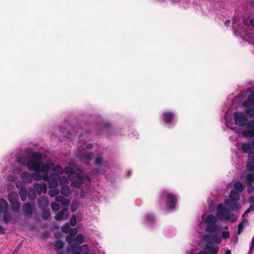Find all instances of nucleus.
<instances>
[{"label": "nucleus", "mask_w": 254, "mask_h": 254, "mask_svg": "<svg viewBox=\"0 0 254 254\" xmlns=\"http://www.w3.org/2000/svg\"><path fill=\"white\" fill-rule=\"evenodd\" d=\"M240 194L236 190H232L229 194V199H226L224 203H220L217 207L216 216L222 221H229L234 222L237 219V216L232 211H237L241 208V205L238 202L240 199Z\"/></svg>", "instance_id": "nucleus-1"}, {"label": "nucleus", "mask_w": 254, "mask_h": 254, "mask_svg": "<svg viewBox=\"0 0 254 254\" xmlns=\"http://www.w3.org/2000/svg\"><path fill=\"white\" fill-rule=\"evenodd\" d=\"M62 132L64 136H65L68 138L71 139H73V136H78V143L79 147L75 152L76 157L81 162L85 164L88 165L92 161L93 157V154L89 151L93 148V145L91 143L86 144L85 142H81L82 138L86 137V135L88 133L87 131L84 133H80L78 134V132L73 134L69 132L65 134L64 132Z\"/></svg>", "instance_id": "nucleus-2"}, {"label": "nucleus", "mask_w": 254, "mask_h": 254, "mask_svg": "<svg viewBox=\"0 0 254 254\" xmlns=\"http://www.w3.org/2000/svg\"><path fill=\"white\" fill-rule=\"evenodd\" d=\"M68 175L69 180H72L71 183L72 187L76 188H83L84 186L90 183L89 177L84 176V172L82 168H72L66 167L64 168V172Z\"/></svg>", "instance_id": "nucleus-3"}, {"label": "nucleus", "mask_w": 254, "mask_h": 254, "mask_svg": "<svg viewBox=\"0 0 254 254\" xmlns=\"http://www.w3.org/2000/svg\"><path fill=\"white\" fill-rule=\"evenodd\" d=\"M43 159V154L39 152H34L32 153V158L28 159L25 156H19L16 159V162L22 166L27 167L28 171H40L42 165L40 160Z\"/></svg>", "instance_id": "nucleus-4"}, {"label": "nucleus", "mask_w": 254, "mask_h": 254, "mask_svg": "<svg viewBox=\"0 0 254 254\" xmlns=\"http://www.w3.org/2000/svg\"><path fill=\"white\" fill-rule=\"evenodd\" d=\"M235 124L239 127L246 126L243 131V135L246 137H254V120L248 122L245 113L242 112H235L233 114Z\"/></svg>", "instance_id": "nucleus-5"}, {"label": "nucleus", "mask_w": 254, "mask_h": 254, "mask_svg": "<svg viewBox=\"0 0 254 254\" xmlns=\"http://www.w3.org/2000/svg\"><path fill=\"white\" fill-rule=\"evenodd\" d=\"M158 199L160 206L165 205L167 209L172 210L176 207L178 196L169 190H164L159 193Z\"/></svg>", "instance_id": "nucleus-6"}, {"label": "nucleus", "mask_w": 254, "mask_h": 254, "mask_svg": "<svg viewBox=\"0 0 254 254\" xmlns=\"http://www.w3.org/2000/svg\"><path fill=\"white\" fill-rule=\"evenodd\" d=\"M62 231L63 232L68 234V235L66 237L65 239L66 242L71 246L72 245H75L76 246H80V245L84 241L83 236L81 234H78L75 239L73 237L76 235L78 232L77 228H71L69 227L68 222L65 223L62 227Z\"/></svg>", "instance_id": "nucleus-7"}, {"label": "nucleus", "mask_w": 254, "mask_h": 254, "mask_svg": "<svg viewBox=\"0 0 254 254\" xmlns=\"http://www.w3.org/2000/svg\"><path fill=\"white\" fill-rule=\"evenodd\" d=\"M94 163L97 166V168L89 172L90 176L89 177L90 180L91 179V177H96L101 175H106L110 171V168L107 161L104 160L101 154H98L96 156Z\"/></svg>", "instance_id": "nucleus-8"}, {"label": "nucleus", "mask_w": 254, "mask_h": 254, "mask_svg": "<svg viewBox=\"0 0 254 254\" xmlns=\"http://www.w3.org/2000/svg\"><path fill=\"white\" fill-rule=\"evenodd\" d=\"M40 162L42 164L40 166V171H30L35 172L32 174V180L41 181L43 180L45 182H49L50 178L48 173L51 170V167L54 166V164L51 162L45 163L43 162V159L40 160Z\"/></svg>", "instance_id": "nucleus-9"}, {"label": "nucleus", "mask_w": 254, "mask_h": 254, "mask_svg": "<svg viewBox=\"0 0 254 254\" xmlns=\"http://www.w3.org/2000/svg\"><path fill=\"white\" fill-rule=\"evenodd\" d=\"M217 216L212 214H203L201 216L202 221L207 224L205 231L208 233H218L222 228L221 225L217 224Z\"/></svg>", "instance_id": "nucleus-10"}, {"label": "nucleus", "mask_w": 254, "mask_h": 254, "mask_svg": "<svg viewBox=\"0 0 254 254\" xmlns=\"http://www.w3.org/2000/svg\"><path fill=\"white\" fill-rule=\"evenodd\" d=\"M219 248L213 244H206L203 250L199 251L196 248H192L187 251L186 254H217Z\"/></svg>", "instance_id": "nucleus-11"}, {"label": "nucleus", "mask_w": 254, "mask_h": 254, "mask_svg": "<svg viewBox=\"0 0 254 254\" xmlns=\"http://www.w3.org/2000/svg\"><path fill=\"white\" fill-rule=\"evenodd\" d=\"M176 116L177 114L175 112L165 111L162 113L161 119L165 126L170 128H172L176 125Z\"/></svg>", "instance_id": "nucleus-12"}, {"label": "nucleus", "mask_w": 254, "mask_h": 254, "mask_svg": "<svg viewBox=\"0 0 254 254\" xmlns=\"http://www.w3.org/2000/svg\"><path fill=\"white\" fill-rule=\"evenodd\" d=\"M243 106L246 108V113L251 117H254V92L251 91L247 99L243 103Z\"/></svg>", "instance_id": "nucleus-13"}, {"label": "nucleus", "mask_w": 254, "mask_h": 254, "mask_svg": "<svg viewBox=\"0 0 254 254\" xmlns=\"http://www.w3.org/2000/svg\"><path fill=\"white\" fill-rule=\"evenodd\" d=\"M71 254H92L90 253L89 248L88 245L84 244L80 246H76L72 245L69 250Z\"/></svg>", "instance_id": "nucleus-14"}, {"label": "nucleus", "mask_w": 254, "mask_h": 254, "mask_svg": "<svg viewBox=\"0 0 254 254\" xmlns=\"http://www.w3.org/2000/svg\"><path fill=\"white\" fill-rule=\"evenodd\" d=\"M100 128V131L97 132V134H100L102 133H105L107 136H109V134L111 133H115L117 135H122L125 134V133H120L115 130L113 128L109 123H105L99 127Z\"/></svg>", "instance_id": "nucleus-15"}, {"label": "nucleus", "mask_w": 254, "mask_h": 254, "mask_svg": "<svg viewBox=\"0 0 254 254\" xmlns=\"http://www.w3.org/2000/svg\"><path fill=\"white\" fill-rule=\"evenodd\" d=\"M50 178V182L49 183V188H57L59 184V180L60 176L59 174L52 173L49 175Z\"/></svg>", "instance_id": "nucleus-16"}, {"label": "nucleus", "mask_w": 254, "mask_h": 254, "mask_svg": "<svg viewBox=\"0 0 254 254\" xmlns=\"http://www.w3.org/2000/svg\"><path fill=\"white\" fill-rule=\"evenodd\" d=\"M236 147L238 150L242 151L243 153L250 154L252 150V145L249 143H237Z\"/></svg>", "instance_id": "nucleus-17"}, {"label": "nucleus", "mask_w": 254, "mask_h": 254, "mask_svg": "<svg viewBox=\"0 0 254 254\" xmlns=\"http://www.w3.org/2000/svg\"><path fill=\"white\" fill-rule=\"evenodd\" d=\"M203 239L207 242V244L208 243L210 244H212L209 241L210 239H211L212 241L216 244H220L221 242V238L217 235L212 236L210 234H206L203 236ZM212 244L214 245L213 243Z\"/></svg>", "instance_id": "nucleus-18"}, {"label": "nucleus", "mask_w": 254, "mask_h": 254, "mask_svg": "<svg viewBox=\"0 0 254 254\" xmlns=\"http://www.w3.org/2000/svg\"><path fill=\"white\" fill-rule=\"evenodd\" d=\"M34 189L37 191L38 194L41 195L42 193H45L47 190V185L46 183H35Z\"/></svg>", "instance_id": "nucleus-19"}, {"label": "nucleus", "mask_w": 254, "mask_h": 254, "mask_svg": "<svg viewBox=\"0 0 254 254\" xmlns=\"http://www.w3.org/2000/svg\"><path fill=\"white\" fill-rule=\"evenodd\" d=\"M68 217V211L67 208H63L59 212L55 217L56 220H64Z\"/></svg>", "instance_id": "nucleus-20"}, {"label": "nucleus", "mask_w": 254, "mask_h": 254, "mask_svg": "<svg viewBox=\"0 0 254 254\" xmlns=\"http://www.w3.org/2000/svg\"><path fill=\"white\" fill-rule=\"evenodd\" d=\"M23 211L26 217H30L32 215L33 207L29 203H25L22 207Z\"/></svg>", "instance_id": "nucleus-21"}, {"label": "nucleus", "mask_w": 254, "mask_h": 254, "mask_svg": "<svg viewBox=\"0 0 254 254\" xmlns=\"http://www.w3.org/2000/svg\"><path fill=\"white\" fill-rule=\"evenodd\" d=\"M20 177L24 183H30L32 182V175L27 171L22 172L20 174Z\"/></svg>", "instance_id": "nucleus-22"}, {"label": "nucleus", "mask_w": 254, "mask_h": 254, "mask_svg": "<svg viewBox=\"0 0 254 254\" xmlns=\"http://www.w3.org/2000/svg\"><path fill=\"white\" fill-rule=\"evenodd\" d=\"M37 202L39 207L41 209H46L49 205L48 198L45 196H42L37 199Z\"/></svg>", "instance_id": "nucleus-23"}, {"label": "nucleus", "mask_w": 254, "mask_h": 254, "mask_svg": "<svg viewBox=\"0 0 254 254\" xmlns=\"http://www.w3.org/2000/svg\"><path fill=\"white\" fill-rule=\"evenodd\" d=\"M165 235L169 238L174 236L176 234V229L173 226H167L164 229Z\"/></svg>", "instance_id": "nucleus-24"}, {"label": "nucleus", "mask_w": 254, "mask_h": 254, "mask_svg": "<svg viewBox=\"0 0 254 254\" xmlns=\"http://www.w3.org/2000/svg\"><path fill=\"white\" fill-rule=\"evenodd\" d=\"M155 221L154 216L151 213H147L144 216L143 223L147 225H152Z\"/></svg>", "instance_id": "nucleus-25"}, {"label": "nucleus", "mask_w": 254, "mask_h": 254, "mask_svg": "<svg viewBox=\"0 0 254 254\" xmlns=\"http://www.w3.org/2000/svg\"><path fill=\"white\" fill-rule=\"evenodd\" d=\"M18 193L15 191H12L8 195V200L10 203H14L18 202Z\"/></svg>", "instance_id": "nucleus-26"}, {"label": "nucleus", "mask_w": 254, "mask_h": 254, "mask_svg": "<svg viewBox=\"0 0 254 254\" xmlns=\"http://www.w3.org/2000/svg\"><path fill=\"white\" fill-rule=\"evenodd\" d=\"M56 201L60 202L62 205L64 206H68L69 204V201L66 199L64 196H63L61 195L57 196L55 198Z\"/></svg>", "instance_id": "nucleus-27"}, {"label": "nucleus", "mask_w": 254, "mask_h": 254, "mask_svg": "<svg viewBox=\"0 0 254 254\" xmlns=\"http://www.w3.org/2000/svg\"><path fill=\"white\" fill-rule=\"evenodd\" d=\"M19 194L21 200L22 201H25L28 195L27 189L24 187H21L19 191Z\"/></svg>", "instance_id": "nucleus-28"}, {"label": "nucleus", "mask_w": 254, "mask_h": 254, "mask_svg": "<svg viewBox=\"0 0 254 254\" xmlns=\"http://www.w3.org/2000/svg\"><path fill=\"white\" fill-rule=\"evenodd\" d=\"M10 203V210L14 213H18L20 208V204L19 202H16Z\"/></svg>", "instance_id": "nucleus-29"}, {"label": "nucleus", "mask_w": 254, "mask_h": 254, "mask_svg": "<svg viewBox=\"0 0 254 254\" xmlns=\"http://www.w3.org/2000/svg\"><path fill=\"white\" fill-rule=\"evenodd\" d=\"M61 192L64 197H68L70 194V188L67 185H64L61 189Z\"/></svg>", "instance_id": "nucleus-30"}, {"label": "nucleus", "mask_w": 254, "mask_h": 254, "mask_svg": "<svg viewBox=\"0 0 254 254\" xmlns=\"http://www.w3.org/2000/svg\"><path fill=\"white\" fill-rule=\"evenodd\" d=\"M234 189L233 190H236V192H239L240 194L244 190V187L242 183L240 182H236L234 184Z\"/></svg>", "instance_id": "nucleus-31"}, {"label": "nucleus", "mask_w": 254, "mask_h": 254, "mask_svg": "<svg viewBox=\"0 0 254 254\" xmlns=\"http://www.w3.org/2000/svg\"><path fill=\"white\" fill-rule=\"evenodd\" d=\"M28 198L30 200H33L36 196V190L34 188H30L28 191Z\"/></svg>", "instance_id": "nucleus-32"}, {"label": "nucleus", "mask_w": 254, "mask_h": 254, "mask_svg": "<svg viewBox=\"0 0 254 254\" xmlns=\"http://www.w3.org/2000/svg\"><path fill=\"white\" fill-rule=\"evenodd\" d=\"M3 222L7 224L11 219V216L8 212V209L5 212H3Z\"/></svg>", "instance_id": "nucleus-33"}, {"label": "nucleus", "mask_w": 254, "mask_h": 254, "mask_svg": "<svg viewBox=\"0 0 254 254\" xmlns=\"http://www.w3.org/2000/svg\"><path fill=\"white\" fill-rule=\"evenodd\" d=\"M243 22L247 26H252L254 27V17L251 18H245L243 19Z\"/></svg>", "instance_id": "nucleus-34"}, {"label": "nucleus", "mask_w": 254, "mask_h": 254, "mask_svg": "<svg viewBox=\"0 0 254 254\" xmlns=\"http://www.w3.org/2000/svg\"><path fill=\"white\" fill-rule=\"evenodd\" d=\"M41 210L42 211L41 215L42 218L45 220H47L51 216V213L49 210L46 209Z\"/></svg>", "instance_id": "nucleus-35"}, {"label": "nucleus", "mask_w": 254, "mask_h": 254, "mask_svg": "<svg viewBox=\"0 0 254 254\" xmlns=\"http://www.w3.org/2000/svg\"><path fill=\"white\" fill-rule=\"evenodd\" d=\"M53 169V171L55 172V173H58L59 175H62L64 173V170L60 166L57 165L55 166L54 165L51 167V169Z\"/></svg>", "instance_id": "nucleus-36"}, {"label": "nucleus", "mask_w": 254, "mask_h": 254, "mask_svg": "<svg viewBox=\"0 0 254 254\" xmlns=\"http://www.w3.org/2000/svg\"><path fill=\"white\" fill-rule=\"evenodd\" d=\"M246 221L244 219H243L238 225V231H237V235H240L241 233L242 232L244 225L246 224Z\"/></svg>", "instance_id": "nucleus-37"}, {"label": "nucleus", "mask_w": 254, "mask_h": 254, "mask_svg": "<svg viewBox=\"0 0 254 254\" xmlns=\"http://www.w3.org/2000/svg\"><path fill=\"white\" fill-rule=\"evenodd\" d=\"M54 245L57 249L61 250L63 247L64 244L62 241L57 240L55 242Z\"/></svg>", "instance_id": "nucleus-38"}, {"label": "nucleus", "mask_w": 254, "mask_h": 254, "mask_svg": "<svg viewBox=\"0 0 254 254\" xmlns=\"http://www.w3.org/2000/svg\"><path fill=\"white\" fill-rule=\"evenodd\" d=\"M59 183L61 185H66V184L68 183V180L67 177L65 176L61 177L59 180Z\"/></svg>", "instance_id": "nucleus-39"}, {"label": "nucleus", "mask_w": 254, "mask_h": 254, "mask_svg": "<svg viewBox=\"0 0 254 254\" xmlns=\"http://www.w3.org/2000/svg\"><path fill=\"white\" fill-rule=\"evenodd\" d=\"M59 190L58 189H54L49 191V194L51 197L57 196L59 193Z\"/></svg>", "instance_id": "nucleus-40"}, {"label": "nucleus", "mask_w": 254, "mask_h": 254, "mask_svg": "<svg viewBox=\"0 0 254 254\" xmlns=\"http://www.w3.org/2000/svg\"><path fill=\"white\" fill-rule=\"evenodd\" d=\"M246 179L250 183L254 182V173H250L248 174L246 176Z\"/></svg>", "instance_id": "nucleus-41"}, {"label": "nucleus", "mask_w": 254, "mask_h": 254, "mask_svg": "<svg viewBox=\"0 0 254 254\" xmlns=\"http://www.w3.org/2000/svg\"><path fill=\"white\" fill-rule=\"evenodd\" d=\"M51 207L53 211H57L60 209V205L56 202H52Z\"/></svg>", "instance_id": "nucleus-42"}, {"label": "nucleus", "mask_w": 254, "mask_h": 254, "mask_svg": "<svg viewBox=\"0 0 254 254\" xmlns=\"http://www.w3.org/2000/svg\"><path fill=\"white\" fill-rule=\"evenodd\" d=\"M247 170L249 171H254V162L249 161L246 166Z\"/></svg>", "instance_id": "nucleus-43"}, {"label": "nucleus", "mask_w": 254, "mask_h": 254, "mask_svg": "<svg viewBox=\"0 0 254 254\" xmlns=\"http://www.w3.org/2000/svg\"><path fill=\"white\" fill-rule=\"evenodd\" d=\"M23 169L21 167H15L14 168L12 169V172L14 174L18 175L20 173H22Z\"/></svg>", "instance_id": "nucleus-44"}, {"label": "nucleus", "mask_w": 254, "mask_h": 254, "mask_svg": "<svg viewBox=\"0 0 254 254\" xmlns=\"http://www.w3.org/2000/svg\"><path fill=\"white\" fill-rule=\"evenodd\" d=\"M238 235H237V234L236 233H234V235L233 237V238H232V240L231 241V244H233V245H235L238 243Z\"/></svg>", "instance_id": "nucleus-45"}, {"label": "nucleus", "mask_w": 254, "mask_h": 254, "mask_svg": "<svg viewBox=\"0 0 254 254\" xmlns=\"http://www.w3.org/2000/svg\"><path fill=\"white\" fill-rule=\"evenodd\" d=\"M76 224V220L75 215H72L70 219V225L71 226H75Z\"/></svg>", "instance_id": "nucleus-46"}, {"label": "nucleus", "mask_w": 254, "mask_h": 254, "mask_svg": "<svg viewBox=\"0 0 254 254\" xmlns=\"http://www.w3.org/2000/svg\"><path fill=\"white\" fill-rule=\"evenodd\" d=\"M78 207V203L75 201L72 202L71 205V210L72 211H75Z\"/></svg>", "instance_id": "nucleus-47"}, {"label": "nucleus", "mask_w": 254, "mask_h": 254, "mask_svg": "<svg viewBox=\"0 0 254 254\" xmlns=\"http://www.w3.org/2000/svg\"><path fill=\"white\" fill-rule=\"evenodd\" d=\"M225 124H226V127L227 128H230L232 130H234V129L236 128V127L235 128H233V127H230V126H231V125L233 124V123H231L230 122H229L228 119H227V116L226 115L225 116Z\"/></svg>", "instance_id": "nucleus-48"}, {"label": "nucleus", "mask_w": 254, "mask_h": 254, "mask_svg": "<svg viewBox=\"0 0 254 254\" xmlns=\"http://www.w3.org/2000/svg\"><path fill=\"white\" fill-rule=\"evenodd\" d=\"M247 191L249 193H252L254 192V186L250 184L248 186Z\"/></svg>", "instance_id": "nucleus-49"}, {"label": "nucleus", "mask_w": 254, "mask_h": 254, "mask_svg": "<svg viewBox=\"0 0 254 254\" xmlns=\"http://www.w3.org/2000/svg\"><path fill=\"white\" fill-rule=\"evenodd\" d=\"M230 237V233L228 231H224L222 233V238L223 239H227Z\"/></svg>", "instance_id": "nucleus-50"}, {"label": "nucleus", "mask_w": 254, "mask_h": 254, "mask_svg": "<svg viewBox=\"0 0 254 254\" xmlns=\"http://www.w3.org/2000/svg\"><path fill=\"white\" fill-rule=\"evenodd\" d=\"M254 210V206H250V207L246 210L243 217H244L247 213H250Z\"/></svg>", "instance_id": "nucleus-51"}, {"label": "nucleus", "mask_w": 254, "mask_h": 254, "mask_svg": "<svg viewBox=\"0 0 254 254\" xmlns=\"http://www.w3.org/2000/svg\"><path fill=\"white\" fill-rule=\"evenodd\" d=\"M249 203L250 206H254V195H252L249 198Z\"/></svg>", "instance_id": "nucleus-52"}, {"label": "nucleus", "mask_w": 254, "mask_h": 254, "mask_svg": "<svg viewBox=\"0 0 254 254\" xmlns=\"http://www.w3.org/2000/svg\"><path fill=\"white\" fill-rule=\"evenodd\" d=\"M249 161L254 162V152H251L248 156Z\"/></svg>", "instance_id": "nucleus-53"}, {"label": "nucleus", "mask_w": 254, "mask_h": 254, "mask_svg": "<svg viewBox=\"0 0 254 254\" xmlns=\"http://www.w3.org/2000/svg\"><path fill=\"white\" fill-rule=\"evenodd\" d=\"M236 21H237V17H234V21L233 22V27L234 31V33H235V35L237 34H236L237 31L235 29Z\"/></svg>", "instance_id": "nucleus-54"}, {"label": "nucleus", "mask_w": 254, "mask_h": 254, "mask_svg": "<svg viewBox=\"0 0 254 254\" xmlns=\"http://www.w3.org/2000/svg\"><path fill=\"white\" fill-rule=\"evenodd\" d=\"M7 180L9 181H13L15 180V177L13 176H8Z\"/></svg>", "instance_id": "nucleus-55"}, {"label": "nucleus", "mask_w": 254, "mask_h": 254, "mask_svg": "<svg viewBox=\"0 0 254 254\" xmlns=\"http://www.w3.org/2000/svg\"><path fill=\"white\" fill-rule=\"evenodd\" d=\"M5 233L4 229L0 225V234H4Z\"/></svg>", "instance_id": "nucleus-56"}, {"label": "nucleus", "mask_w": 254, "mask_h": 254, "mask_svg": "<svg viewBox=\"0 0 254 254\" xmlns=\"http://www.w3.org/2000/svg\"><path fill=\"white\" fill-rule=\"evenodd\" d=\"M254 246V237L252 240L251 246L250 249H253Z\"/></svg>", "instance_id": "nucleus-57"}, {"label": "nucleus", "mask_w": 254, "mask_h": 254, "mask_svg": "<svg viewBox=\"0 0 254 254\" xmlns=\"http://www.w3.org/2000/svg\"><path fill=\"white\" fill-rule=\"evenodd\" d=\"M21 246V244H19L18 245V246L17 247V248L15 249V250H14V252L15 253H17L18 251V250H19V248H20Z\"/></svg>", "instance_id": "nucleus-58"}, {"label": "nucleus", "mask_w": 254, "mask_h": 254, "mask_svg": "<svg viewBox=\"0 0 254 254\" xmlns=\"http://www.w3.org/2000/svg\"><path fill=\"white\" fill-rule=\"evenodd\" d=\"M230 23V21L229 20H226L225 22V24L226 26H228Z\"/></svg>", "instance_id": "nucleus-59"}, {"label": "nucleus", "mask_w": 254, "mask_h": 254, "mask_svg": "<svg viewBox=\"0 0 254 254\" xmlns=\"http://www.w3.org/2000/svg\"><path fill=\"white\" fill-rule=\"evenodd\" d=\"M225 254H231V251L230 250H228L226 251Z\"/></svg>", "instance_id": "nucleus-60"}, {"label": "nucleus", "mask_w": 254, "mask_h": 254, "mask_svg": "<svg viewBox=\"0 0 254 254\" xmlns=\"http://www.w3.org/2000/svg\"><path fill=\"white\" fill-rule=\"evenodd\" d=\"M232 138H233V136H231V137H230V139H232Z\"/></svg>", "instance_id": "nucleus-61"}, {"label": "nucleus", "mask_w": 254, "mask_h": 254, "mask_svg": "<svg viewBox=\"0 0 254 254\" xmlns=\"http://www.w3.org/2000/svg\"><path fill=\"white\" fill-rule=\"evenodd\" d=\"M59 254H62V253L58 252Z\"/></svg>", "instance_id": "nucleus-62"}, {"label": "nucleus", "mask_w": 254, "mask_h": 254, "mask_svg": "<svg viewBox=\"0 0 254 254\" xmlns=\"http://www.w3.org/2000/svg\"><path fill=\"white\" fill-rule=\"evenodd\" d=\"M225 228L226 229H228V227H226Z\"/></svg>", "instance_id": "nucleus-63"}]
</instances>
